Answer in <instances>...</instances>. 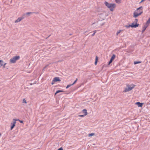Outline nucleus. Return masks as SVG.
I'll use <instances>...</instances> for the list:
<instances>
[{
  "instance_id": "22",
  "label": "nucleus",
  "mask_w": 150,
  "mask_h": 150,
  "mask_svg": "<svg viewBox=\"0 0 150 150\" xmlns=\"http://www.w3.org/2000/svg\"><path fill=\"white\" fill-rule=\"evenodd\" d=\"M6 63H4H4H3V66H2L3 68H5V65H6Z\"/></svg>"
},
{
  "instance_id": "34",
  "label": "nucleus",
  "mask_w": 150,
  "mask_h": 150,
  "mask_svg": "<svg viewBox=\"0 0 150 150\" xmlns=\"http://www.w3.org/2000/svg\"><path fill=\"white\" fill-rule=\"evenodd\" d=\"M54 82H53V81H52V83H51L52 84V85H53L54 84Z\"/></svg>"
},
{
  "instance_id": "11",
  "label": "nucleus",
  "mask_w": 150,
  "mask_h": 150,
  "mask_svg": "<svg viewBox=\"0 0 150 150\" xmlns=\"http://www.w3.org/2000/svg\"><path fill=\"white\" fill-rule=\"evenodd\" d=\"M82 112L84 114V116L86 115H87L88 113L87 112V110L86 109H83L82 110Z\"/></svg>"
},
{
  "instance_id": "26",
  "label": "nucleus",
  "mask_w": 150,
  "mask_h": 150,
  "mask_svg": "<svg viewBox=\"0 0 150 150\" xmlns=\"http://www.w3.org/2000/svg\"><path fill=\"white\" fill-rule=\"evenodd\" d=\"M98 57L97 56L96 57L95 61H98Z\"/></svg>"
},
{
  "instance_id": "1",
  "label": "nucleus",
  "mask_w": 150,
  "mask_h": 150,
  "mask_svg": "<svg viewBox=\"0 0 150 150\" xmlns=\"http://www.w3.org/2000/svg\"><path fill=\"white\" fill-rule=\"evenodd\" d=\"M143 12V7L140 6L133 13V17L136 18L141 15Z\"/></svg>"
},
{
  "instance_id": "20",
  "label": "nucleus",
  "mask_w": 150,
  "mask_h": 150,
  "mask_svg": "<svg viewBox=\"0 0 150 150\" xmlns=\"http://www.w3.org/2000/svg\"><path fill=\"white\" fill-rule=\"evenodd\" d=\"M150 23V18L146 22V24H147L148 25Z\"/></svg>"
},
{
  "instance_id": "23",
  "label": "nucleus",
  "mask_w": 150,
  "mask_h": 150,
  "mask_svg": "<svg viewBox=\"0 0 150 150\" xmlns=\"http://www.w3.org/2000/svg\"><path fill=\"white\" fill-rule=\"evenodd\" d=\"M73 85H71V84H69L66 87V88H69L70 86H72Z\"/></svg>"
},
{
  "instance_id": "31",
  "label": "nucleus",
  "mask_w": 150,
  "mask_h": 150,
  "mask_svg": "<svg viewBox=\"0 0 150 150\" xmlns=\"http://www.w3.org/2000/svg\"><path fill=\"white\" fill-rule=\"evenodd\" d=\"M98 61H95V64L96 65L97 64Z\"/></svg>"
},
{
  "instance_id": "25",
  "label": "nucleus",
  "mask_w": 150,
  "mask_h": 150,
  "mask_svg": "<svg viewBox=\"0 0 150 150\" xmlns=\"http://www.w3.org/2000/svg\"><path fill=\"white\" fill-rule=\"evenodd\" d=\"M93 34L92 35V36H93L95 35V34L96 33V30H94V31H93Z\"/></svg>"
},
{
  "instance_id": "15",
  "label": "nucleus",
  "mask_w": 150,
  "mask_h": 150,
  "mask_svg": "<svg viewBox=\"0 0 150 150\" xmlns=\"http://www.w3.org/2000/svg\"><path fill=\"white\" fill-rule=\"evenodd\" d=\"M64 91L62 90H58L55 93V95H56L57 93H59V92H64Z\"/></svg>"
},
{
  "instance_id": "37",
  "label": "nucleus",
  "mask_w": 150,
  "mask_h": 150,
  "mask_svg": "<svg viewBox=\"0 0 150 150\" xmlns=\"http://www.w3.org/2000/svg\"><path fill=\"white\" fill-rule=\"evenodd\" d=\"M148 1H150V0H148Z\"/></svg>"
},
{
  "instance_id": "35",
  "label": "nucleus",
  "mask_w": 150,
  "mask_h": 150,
  "mask_svg": "<svg viewBox=\"0 0 150 150\" xmlns=\"http://www.w3.org/2000/svg\"><path fill=\"white\" fill-rule=\"evenodd\" d=\"M1 133H0V137H1Z\"/></svg>"
},
{
  "instance_id": "13",
  "label": "nucleus",
  "mask_w": 150,
  "mask_h": 150,
  "mask_svg": "<svg viewBox=\"0 0 150 150\" xmlns=\"http://www.w3.org/2000/svg\"><path fill=\"white\" fill-rule=\"evenodd\" d=\"M3 63H4L3 61L0 60V67H1L3 66Z\"/></svg>"
},
{
  "instance_id": "19",
  "label": "nucleus",
  "mask_w": 150,
  "mask_h": 150,
  "mask_svg": "<svg viewBox=\"0 0 150 150\" xmlns=\"http://www.w3.org/2000/svg\"><path fill=\"white\" fill-rule=\"evenodd\" d=\"M122 31V30H118L117 32V33H116L117 35H118Z\"/></svg>"
},
{
  "instance_id": "32",
  "label": "nucleus",
  "mask_w": 150,
  "mask_h": 150,
  "mask_svg": "<svg viewBox=\"0 0 150 150\" xmlns=\"http://www.w3.org/2000/svg\"><path fill=\"white\" fill-rule=\"evenodd\" d=\"M145 1V0H142L141 2H140V3H142V2H143L144 1Z\"/></svg>"
},
{
  "instance_id": "28",
  "label": "nucleus",
  "mask_w": 150,
  "mask_h": 150,
  "mask_svg": "<svg viewBox=\"0 0 150 150\" xmlns=\"http://www.w3.org/2000/svg\"><path fill=\"white\" fill-rule=\"evenodd\" d=\"M112 60H111L110 59V61H109V62L108 64H109V65L112 62Z\"/></svg>"
},
{
  "instance_id": "3",
  "label": "nucleus",
  "mask_w": 150,
  "mask_h": 150,
  "mask_svg": "<svg viewBox=\"0 0 150 150\" xmlns=\"http://www.w3.org/2000/svg\"><path fill=\"white\" fill-rule=\"evenodd\" d=\"M126 86V87L125 88L124 91V92H127L132 90L135 87V85L134 84L129 85L127 84Z\"/></svg>"
},
{
  "instance_id": "27",
  "label": "nucleus",
  "mask_w": 150,
  "mask_h": 150,
  "mask_svg": "<svg viewBox=\"0 0 150 150\" xmlns=\"http://www.w3.org/2000/svg\"><path fill=\"white\" fill-rule=\"evenodd\" d=\"M32 13V12H27V13H26V14L27 15H28V14H31Z\"/></svg>"
},
{
  "instance_id": "16",
  "label": "nucleus",
  "mask_w": 150,
  "mask_h": 150,
  "mask_svg": "<svg viewBox=\"0 0 150 150\" xmlns=\"http://www.w3.org/2000/svg\"><path fill=\"white\" fill-rule=\"evenodd\" d=\"M95 134L94 133H92L91 134H88V136L89 137H91L93 136Z\"/></svg>"
},
{
  "instance_id": "12",
  "label": "nucleus",
  "mask_w": 150,
  "mask_h": 150,
  "mask_svg": "<svg viewBox=\"0 0 150 150\" xmlns=\"http://www.w3.org/2000/svg\"><path fill=\"white\" fill-rule=\"evenodd\" d=\"M116 3L120 4L121 3L122 0H115Z\"/></svg>"
},
{
  "instance_id": "9",
  "label": "nucleus",
  "mask_w": 150,
  "mask_h": 150,
  "mask_svg": "<svg viewBox=\"0 0 150 150\" xmlns=\"http://www.w3.org/2000/svg\"><path fill=\"white\" fill-rule=\"evenodd\" d=\"M61 80L59 77H56L54 78L53 80V82H56L60 81Z\"/></svg>"
},
{
  "instance_id": "2",
  "label": "nucleus",
  "mask_w": 150,
  "mask_h": 150,
  "mask_svg": "<svg viewBox=\"0 0 150 150\" xmlns=\"http://www.w3.org/2000/svg\"><path fill=\"white\" fill-rule=\"evenodd\" d=\"M104 4L111 11H113L116 7V4L115 3H110L105 1Z\"/></svg>"
},
{
  "instance_id": "14",
  "label": "nucleus",
  "mask_w": 150,
  "mask_h": 150,
  "mask_svg": "<svg viewBox=\"0 0 150 150\" xmlns=\"http://www.w3.org/2000/svg\"><path fill=\"white\" fill-rule=\"evenodd\" d=\"M115 54H113L112 57H111V59H110V60H112V61H113V60L115 59Z\"/></svg>"
},
{
  "instance_id": "17",
  "label": "nucleus",
  "mask_w": 150,
  "mask_h": 150,
  "mask_svg": "<svg viewBox=\"0 0 150 150\" xmlns=\"http://www.w3.org/2000/svg\"><path fill=\"white\" fill-rule=\"evenodd\" d=\"M141 63V62L140 61H134V64H139Z\"/></svg>"
},
{
  "instance_id": "7",
  "label": "nucleus",
  "mask_w": 150,
  "mask_h": 150,
  "mask_svg": "<svg viewBox=\"0 0 150 150\" xmlns=\"http://www.w3.org/2000/svg\"><path fill=\"white\" fill-rule=\"evenodd\" d=\"M135 105H137L138 107H142L143 104L144 103H140L139 102H137L135 103Z\"/></svg>"
},
{
  "instance_id": "4",
  "label": "nucleus",
  "mask_w": 150,
  "mask_h": 150,
  "mask_svg": "<svg viewBox=\"0 0 150 150\" xmlns=\"http://www.w3.org/2000/svg\"><path fill=\"white\" fill-rule=\"evenodd\" d=\"M138 22V20L136 18L135 19L134 22L136 23L135 24H134V23H132L131 25H126L125 27L126 28H129L130 27H131L132 28H136L139 25V24H137V23Z\"/></svg>"
},
{
  "instance_id": "21",
  "label": "nucleus",
  "mask_w": 150,
  "mask_h": 150,
  "mask_svg": "<svg viewBox=\"0 0 150 150\" xmlns=\"http://www.w3.org/2000/svg\"><path fill=\"white\" fill-rule=\"evenodd\" d=\"M23 103L25 104L27 103L26 101L24 98L23 99Z\"/></svg>"
},
{
  "instance_id": "6",
  "label": "nucleus",
  "mask_w": 150,
  "mask_h": 150,
  "mask_svg": "<svg viewBox=\"0 0 150 150\" xmlns=\"http://www.w3.org/2000/svg\"><path fill=\"white\" fill-rule=\"evenodd\" d=\"M16 122H14L13 121V122H11V127L10 128V129L11 130H12L13 128L15 127L16 125Z\"/></svg>"
},
{
  "instance_id": "5",
  "label": "nucleus",
  "mask_w": 150,
  "mask_h": 150,
  "mask_svg": "<svg viewBox=\"0 0 150 150\" xmlns=\"http://www.w3.org/2000/svg\"><path fill=\"white\" fill-rule=\"evenodd\" d=\"M20 58L19 56H15L10 59V62L11 63H15L17 60L19 59Z\"/></svg>"
},
{
  "instance_id": "30",
  "label": "nucleus",
  "mask_w": 150,
  "mask_h": 150,
  "mask_svg": "<svg viewBox=\"0 0 150 150\" xmlns=\"http://www.w3.org/2000/svg\"><path fill=\"white\" fill-rule=\"evenodd\" d=\"M58 150H63L62 148L61 147L59 148Z\"/></svg>"
},
{
  "instance_id": "8",
  "label": "nucleus",
  "mask_w": 150,
  "mask_h": 150,
  "mask_svg": "<svg viewBox=\"0 0 150 150\" xmlns=\"http://www.w3.org/2000/svg\"><path fill=\"white\" fill-rule=\"evenodd\" d=\"M148 25L147 24H146L143 27V29L142 31V33H143L145 30H146V28H147V27L148 26Z\"/></svg>"
},
{
  "instance_id": "10",
  "label": "nucleus",
  "mask_w": 150,
  "mask_h": 150,
  "mask_svg": "<svg viewBox=\"0 0 150 150\" xmlns=\"http://www.w3.org/2000/svg\"><path fill=\"white\" fill-rule=\"evenodd\" d=\"M23 19V18L19 17L15 21V23H18L20 22L22 19Z\"/></svg>"
},
{
  "instance_id": "24",
  "label": "nucleus",
  "mask_w": 150,
  "mask_h": 150,
  "mask_svg": "<svg viewBox=\"0 0 150 150\" xmlns=\"http://www.w3.org/2000/svg\"><path fill=\"white\" fill-rule=\"evenodd\" d=\"M78 79H76V80L74 81V82L72 84H71V85H73L75 83H76Z\"/></svg>"
},
{
  "instance_id": "33",
  "label": "nucleus",
  "mask_w": 150,
  "mask_h": 150,
  "mask_svg": "<svg viewBox=\"0 0 150 150\" xmlns=\"http://www.w3.org/2000/svg\"><path fill=\"white\" fill-rule=\"evenodd\" d=\"M19 122L21 123H23V121L22 120H20L19 121Z\"/></svg>"
},
{
  "instance_id": "18",
  "label": "nucleus",
  "mask_w": 150,
  "mask_h": 150,
  "mask_svg": "<svg viewBox=\"0 0 150 150\" xmlns=\"http://www.w3.org/2000/svg\"><path fill=\"white\" fill-rule=\"evenodd\" d=\"M20 120H19V119H13V121H14V122H16V121H18L19 122V121Z\"/></svg>"
},
{
  "instance_id": "36",
  "label": "nucleus",
  "mask_w": 150,
  "mask_h": 150,
  "mask_svg": "<svg viewBox=\"0 0 150 150\" xmlns=\"http://www.w3.org/2000/svg\"><path fill=\"white\" fill-rule=\"evenodd\" d=\"M46 67H44V69H45L46 68Z\"/></svg>"
},
{
  "instance_id": "29",
  "label": "nucleus",
  "mask_w": 150,
  "mask_h": 150,
  "mask_svg": "<svg viewBox=\"0 0 150 150\" xmlns=\"http://www.w3.org/2000/svg\"><path fill=\"white\" fill-rule=\"evenodd\" d=\"M79 117H83L84 116V115H79Z\"/></svg>"
}]
</instances>
